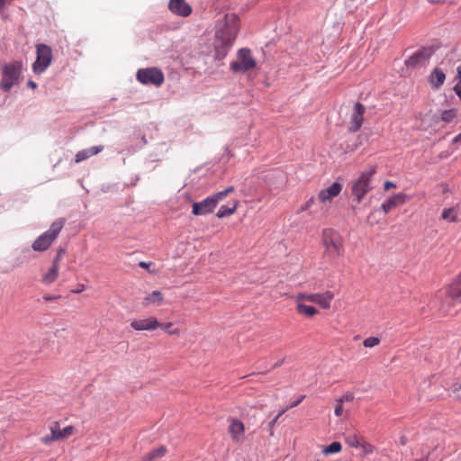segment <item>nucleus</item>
<instances>
[{"label":"nucleus","instance_id":"f257e3e1","mask_svg":"<svg viewBox=\"0 0 461 461\" xmlns=\"http://www.w3.org/2000/svg\"><path fill=\"white\" fill-rule=\"evenodd\" d=\"M321 244L323 248L322 258L333 263L345 253L344 240L339 232L331 228H326L321 231Z\"/></svg>","mask_w":461,"mask_h":461},{"label":"nucleus","instance_id":"f03ea898","mask_svg":"<svg viewBox=\"0 0 461 461\" xmlns=\"http://www.w3.org/2000/svg\"><path fill=\"white\" fill-rule=\"evenodd\" d=\"M216 36L224 46H230L237 38L240 31V19L235 14H226L217 22Z\"/></svg>","mask_w":461,"mask_h":461},{"label":"nucleus","instance_id":"7ed1b4c3","mask_svg":"<svg viewBox=\"0 0 461 461\" xmlns=\"http://www.w3.org/2000/svg\"><path fill=\"white\" fill-rule=\"evenodd\" d=\"M376 169L377 167L375 165L368 167L352 183L351 194L357 203H361L366 194L372 190V179L376 174Z\"/></svg>","mask_w":461,"mask_h":461},{"label":"nucleus","instance_id":"20e7f679","mask_svg":"<svg viewBox=\"0 0 461 461\" xmlns=\"http://www.w3.org/2000/svg\"><path fill=\"white\" fill-rule=\"evenodd\" d=\"M23 70V63L15 60L1 67L0 89L8 92L19 84V78Z\"/></svg>","mask_w":461,"mask_h":461},{"label":"nucleus","instance_id":"39448f33","mask_svg":"<svg viewBox=\"0 0 461 461\" xmlns=\"http://www.w3.org/2000/svg\"><path fill=\"white\" fill-rule=\"evenodd\" d=\"M234 192V187L232 185L228 186L223 191L215 193L208 197H206L204 200H203L200 203H193V214L194 215H203L207 214L216 208L219 202L223 200L226 196H228L230 194Z\"/></svg>","mask_w":461,"mask_h":461},{"label":"nucleus","instance_id":"423d86ee","mask_svg":"<svg viewBox=\"0 0 461 461\" xmlns=\"http://www.w3.org/2000/svg\"><path fill=\"white\" fill-rule=\"evenodd\" d=\"M65 225V220L63 218L57 219L52 222L50 229L40 235L32 243V249L35 251H45L47 250L53 241L58 238L61 230Z\"/></svg>","mask_w":461,"mask_h":461},{"label":"nucleus","instance_id":"0eeeda50","mask_svg":"<svg viewBox=\"0 0 461 461\" xmlns=\"http://www.w3.org/2000/svg\"><path fill=\"white\" fill-rule=\"evenodd\" d=\"M49 429L50 434L41 438V442L46 446L55 441L65 440L76 433V428L72 425L61 429L59 421L51 422Z\"/></svg>","mask_w":461,"mask_h":461},{"label":"nucleus","instance_id":"6e6552de","mask_svg":"<svg viewBox=\"0 0 461 461\" xmlns=\"http://www.w3.org/2000/svg\"><path fill=\"white\" fill-rule=\"evenodd\" d=\"M256 65L251 50L244 48L238 51L236 60L230 63V69L233 72H246L256 68Z\"/></svg>","mask_w":461,"mask_h":461},{"label":"nucleus","instance_id":"1a4fd4ad","mask_svg":"<svg viewBox=\"0 0 461 461\" xmlns=\"http://www.w3.org/2000/svg\"><path fill=\"white\" fill-rule=\"evenodd\" d=\"M37 58L33 63V71L37 74L42 73L50 65L52 60L51 48L46 44L36 46Z\"/></svg>","mask_w":461,"mask_h":461},{"label":"nucleus","instance_id":"9d476101","mask_svg":"<svg viewBox=\"0 0 461 461\" xmlns=\"http://www.w3.org/2000/svg\"><path fill=\"white\" fill-rule=\"evenodd\" d=\"M137 79L143 85H154L159 86L164 82V75L159 68H140L137 72Z\"/></svg>","mask_w":461,"mask_h":461},{"label":"nucleus","instance_id":"9b49d317","mask_svg":"<svg viewBox=\"0 0 461 461\" xmlns=\"http://www.w3.org/2000/svg\"><path fill=\"white\" fill-rule=\"evenodd\" d=\"M298 298L305 299L306 302L316 303L321 308L327 310L330 308L331 302L334 299V294L330 290L321 294L299 293Z\"/></svg>","mask_w":461,"mask_h":461},{"label":"nucleus","instance_id":"f8f14e48","mask_svg":"<svg viewBox=\"0 0 461 461\" xmlns=\"http://www.w3.org/2000/svg\"><path fill=\"white\" fill-rule=\"evenodd\" d=\"M130 326L136 331H154L158 329L160 322L154 316L143 319H134L131 321Z\"/></svg>","mask_w":461,"mask_h":461},{"label":"nucleus","instance_id":"ddd939ff","mask_svg":"<svg viewBox=\"0 0 461 461\" xmlns=\"http://www.w3.org/2000/svg\"><path fill=\"white\" fill-rule=\"evenodd\" d=\"M366 113V107L360 103H356L352 113L350 114L349 123H348V131L350 132L357 131L364 122V114Z\"/></svg>","mask_w":461,"mask_h":461},{"label":"nucleus","instance_id":"4468645a","mask_svg":"<svg viewBox=\"0 0 461 461\" xmlns=\"http://www.w3.org/2000/svg\"><path fill=\"white\" fill-rule=\"evenodd\" d=\"M228 433L234 443L240 444L245 438V426L238 419H231L228 427Z\"/></svg>","mask_w":461,"mask_h":461},{"label":"nucleus","instance_id":"2eb2a0df","mask_svg":"<svg viewBox=\"0 0 461 461\" xmlns=\"http://www.w3.org/2000/svg\"><path fill=\"white\" fill-rule=\"evenodd\" d=\"M342 190V185L339 182H334L329 187L322 189L318 194V200L322 203H330L337 197Z\"/></svg>","mask_w":461,"mask_h":461},{"label":"nucleus","instance_id":"dca6fc26","mask_svg":"<svg viewBox=\"0 0 461 461\" xmlns=\"http://www.w3.org/2000/svg\"><path fill=\"white\" fill-rule=\"evenodd\" d=\"M410 199V196L403 193H398L389 199H387L384 203H382L381 209L384 212V214H387L392 210L395 209L398 206H401L404 203H406Z\"/></svg>","mask_w":461,"mask_h":461},{"label":"nucleus","instance_id":"f3484780","mask_svg":"<svg viewBox=\"0 0 461 461\" xmlns=\"http://www.w3.org/2000/svg\"><path fill=\"white\" fill-rule=\"evenodd\" d=\"M293 299L295 302V310L298 314L307 318H312L319 313L317 308L304 303V302H306L305 299H299L298 294L293 296Z\"/></svg>","mask_w":461,"mask_h":461},{"label":"nucleus","instance_id":"a211bd4d","mask_svg":"<svg viewBox=\"0 0 461 461\" xmlns=\"http://www.w3.org/2000/svg\"><path fill=\"white\" fill-rule=\"evenodd\" d=\"M168 8L174 14L183 17L189 16L192 13V7L185 0H170Z\"/></svg>","mask_w":461,"mask_h":461},{"label":"nucleus","instance_id":"6ab92c4d","mask_svg":"<svg viewBox=\"0 0 461 461\" xmlns=\"http://www.w3.org/2000/svg\"><path fill=\"white\" fill-rule=\"evenodd\" d=\"M447 294L454 303H461V273L448 285Z\"/></svg>","mask_w":461,"mask_h":461},{"label":"nucleus","instance_id":"aec40b11","mask_svg":"<svg viewBox=\"0 0 461 461\" xmlns=\"http://www.w3.org/2000/svg\"><path fill=\"white\" fill-rule=\"evenodd\" d=\"M445 79L444 71L438 68H435L429 77V82L433 89H438L444 84Z\"/></svg>","mask_w":461,"mask_h":461},{"label":"nucleus","instance_id":"412c9836","mask_svg":"<svg viewBox=\"0 0 461 461\" xmlns=\"http://www.w3.org/2000/svg\"><path fill=\"white\" fill-rule=\"evenodd\" d=\"M104 149L103 146H95L89 149H82L78 151L75 156L76 163H79L88 158L100 153Z\"/></svg>","mask_w":461,"mask_h":461},{"label":"nucleus","instance_id":"4be33fe9","mask_svg":"<svg viewBox=\"0 0 461 461\" xmlns=\"http://www.w3.org/2000/svg\"><path fill=\"white\" fill-rule=\"evenodd\" d=\"M163 299V294L159 291H153L143 298L142 305L143 307H149L153 304L159 305L162 303Z\"/></svg>","mask_w":461,"mask_h":461},{"label":"nucleus","instance_id":"5701e85b","mask_svg":"<svg viewBox=\"0 0 461 461\" xmlns=\"http://www.w3.org/2000/svg\"><path fill=\"white\" fill-rule=\"evenodd\" d=\"M59 267L52 265L50 270L41 277V282L45 285L54 283L59 277Z\"/></svg>","mask_w":461,"mask_h":461},{"label":"nucleus","instance_id":"b1692460","mask_svg":"<svg viewBox=\"0 0 461 461\" xmlns=\"http://www.w3.org/2000/svg\"><path fill=\"white\" fill-rule=\"evenodd\" d=\"M167 449L165 446H160L149 451L142 459V461H155L158 458H161L167 453Z\"/></svg>","mask_w":461,"mask_h":461},{"label":"nucleus","instance_id":"393cba45","mask_svg":"<svg viewBox=\"0 0 461 461\" xmlns=\"http://www.w3.org/2000/svg\"><path fill=\"white\" fill-rule=\"evenodd\" d=\"M238 205H239V201L235 200V201H233L231 207H228L226 205L221 206L217 212V214H216L217 217L224 218V217L230 216L231 214H233L236 212Z\"/></svg>","mask_w":461,"mask_h":461},{"label":"nucleus","instance_id":"a878e982","mask_svg":"<svg viewBox=\"0 0 461 461\" xmlns=\"http://www.w3.org/2000/svg\"><path fill=\"white\" fill-rule=\"evenodd\" d=\"M441 219L447 222H456L458 221V210L455 207L445 209L442 212Z\"/></svg>","mask_w":461,"mask_h":461},{"label":"nucleus","instance_id":"bb28decb","mask_svg":"<svg viewBox=\"0 0 461 461\" xmlns=\"http://www.w3.org/2000/svg\"><path fill=\"white\" fill-rule=\"evenodd\" d=\"M346 443L351 447H359L363 438L357 434H348L346 438Z\"/></svg>","mask_w":461,"mask_h":461},{"label":"nucleus","instance_id":"cd10ccee","mask_svg":"<svg viewBox=\"0 0 461 461\" xmlns=\"http://www.w3.org/2000/svg\"><path fill=\"white\" fill-rule=\"evenodd\" d=\"M341 444L339 442H332L331 444H330L329 446H327L326 447H324V449L322 450L323 454L325 455H329V454H335V453H339L341 451Z\"/></svg>","mask_w":461,"mask_h":461},{"label":"nucleus","instance_id":"c85d7f7f","mask_svg":"<svg viewBox=\"0 0 461 461\" xmlns=\"http://www.w3.org/2000/svg\"><path fill=\"white\" fill-rule=\"evenodd\" d=\"M456 110L449 109L441 113V120L445 122H451L456 117Z\"/></svg>","mask_w":461,"mask_h":461},{"label":"nucleus","instance_id":"c756f323","mask_svg":"<svg viewBox=\"0 0 461 461\" xmlns=\"http://www.w3.org/2000/svg\"><path fill=\"white\" fill-rule=\"evenodd\" d=\"M172 326H173V323L170 322V321L165 322V323H161L160 322V326H158V328L163 330H165L169 335H176V336H178L180 334L179 329H171Z\"/></svg>","mask_w":461,"mask_h":461},{"label":"nucleus","instance_id":"7c9ffc66","mask_svg":"<svg viewBox=\"0 0 461 461\" xmlns=\"http://www.w3.org/2000/svg\"><path fill=\"white\" fill-rule=\"evenodd\" d=\"M380 344V339L377 337H369L363 341L366 348H374Z\"/></svg>","mask_w":461,"mask_h":461},{"label":"nucleus","instance_id":"2f4dec72","mask_svg":"<svg viewBox=\"0 0 461 461\" xmlns=\"http://www.w3.org/2000/svg\"><path fill=\"white\" fill-rule=\"evenodd\" d=\"M360 447L365 455H370L375 452V447L368 442L362 440Z\"/></svg>","mask_w":461,"mask_h":461},{"label":"nucleus","instance_id":"473e14b6","mask_svg":"<svg viewBox=\"0 0 461 461\" xmlns=\"http://www.w3.org/2000/svg\"><path fill=\"white\" fill-rule=\"evenodd\" d=\"M315 203V198L312 196L309 198L299 209L298 212H303L310 210L312 205Z\"/></svg>","mask_w":461,"mask_h":461},{"label":"nucleus","instance_id":"72a5a7b5","mask_svg":"<svg viewBox=\"0 0 461 461\" xmlns=\"http://www.w3.org/2000/svg\"><path fill=\"white\" fill-rule=\"evenodd\" d=\"M334 413L337 417H341L344 413L343 403L336 400V405L334 408Z\"/></svg>","mask_w":461,"mask_h":461},{"label":"nucleus","instance_id":"f704fd0d","mask_svg":"<svg viewBox=\"0 0 461 461\" xmlns=\"http://www.w3.org/2000/svg\"><path fill=\"white\" fill-rule=\"evenodd\" d=\"M451 391L456 398L461 399V383L453 384Z\"/></svg>","mask_w":461,"mask_h":461},{"label":"nucleus","instance_id":"c9c22d12","mask_svg":"<svg viewBox=\"0 0 461 461\" xmlns=\"http://www.w3.org/2000/svg\"><path fill=\"white\" fill-rule=\"evenodd\" d=\"M338 401H339V402H352L354 400V395L351 393H347L345 394H343L340 398L337 399Z\"/></svg>","mask_w":461,"mask_h":461},{"label":"nucleus","instance_id":"e433bc0d","mask_svg":"<svg viewBox=\"0 0 461 461\" xmlns=\"http://www.w3.org/2000/svg\"><path fill=\"white\" fill-rule=\"evenodd\" d=\"M421 57V54H414L412 55L407 61H406V64L409 65V66H415L418 61H419V59Z\"/></svg>","mask_w":461,"mask_h":461},{"label":"nucleus","instance_id":"4c0bfd02","mask_svg":"<svg viewBox=\"0 0 461 461\" xmlns=\"http://www.w3.org/2000/svg\"><path fill=\"white\" fill-rule=\"evenodd\" d=\"M64 253H65V249H59L58 254L52 262V265L59 267V261Z\"/></svg>","mask_w":461,"mask_h":461},{"label":"nucleus","instance_id":"58836bf2","mask_svg":"<svg viewBox=\"0 0 461 461\" xmlns=\"http://www.w3.org/2000/svg\"><path fill=\"white\" fill-rule=\"evenodd\" d=\"M287 411V409H284L282 410L276 417L275 419L270 421L269 423V427L270 428H273L275 426V424L277 422L278 419Z\"/></svg>","mask_w":461,"mask_h":461},{"label":"nucleus","instance_id":"ea45409f","mask_svg":"<svg viewBox=\"0 0 461 461\" xmlns=\"http://www.w3.org/2000/svg\"><path fill=\"white\" fill-rule=\"evenodd\" d=\"M43 300L45 302H50V301H55L59 298H60V295H50V294H45L43 297Z\"/></svg>","mask_w":461,"mask_h":461},{"label":"nucleus","instance_id":"a19ab883","mask_svg":"<svg viewBox=\"0 0 461 461\" xmlns=\"http://www.w3.org/2000/svg\"><path fill=\"white\" fill-rule=\"evenodd\" d=\"M396 185L393 183L392 181H385L384 184V188L385 191H388L391 188H395Z\"/></svg>","mask_w":461,"mask_h":461},{"label":"nucleus","instance_id":"79ce46f5","mask_svg":"<svg viewBox=\"0 0 461 461\" xmlns=\"http://www.w3.org/2000/svg\"><path fill=\"white\" fill-rule=\"evenodd\" d=\"M456 78L461 82V61L456 68Z\"/></svg>","mask_w":461,"mask_h":461},{"label":"nucleus","instance_id":"37998d69","mask_svg":"<svg viewBox=\"0 0 461 461\" xmlns=\"http://www.w3.org/2000/svg\"><path fill=\"white\" fill-rule=\"evenodd\" d=\"M85 285H78L77 288L76 290H73V293L75 294H79L81 292H83L85 290Z\"/></svg>","mask_w":461,"mask_h":461},{"label":"nucleus","instance_id":"c03bdc74","mask_svg":"<svg viewBox=\"0 0 461 461\" xmlns=\"http://www.w3.org/2000/svg\"><path fill=\"white\" fill-rule=\"evenodd\" d=\"M151 263H148V262H144V261H140L139 263V266L141 267V268H145V269H148Z\"/></svg>","mask_w":461,"mask_h":461},{"label":"nucleus","instance_id":"a18cd8bd","mask_svg":"<svg viewBox=\"0 0 461 461\" xmlns=\"http://www.w3.org/2000/svg\"><path fill=\"white\" fill-rule=\"evenodd\" d=\"M452 142L453 143L461 142V132L453 139Z\"/></svg>","mask_w":461,"mask_h":461},{"label":"nucleus","instance_id":"49530a36","mask_svg":"<svg viewBox=\"0 0 461 461\" xmlns=\"http://www.w3.org/2000/svg\"><path fill=\"white\" fill-rule=\"evenodd\" d=\"M428 2H429L430 4H443L444 1L443 0H427Z\"/></svg>","mask_w":461,"mask_h":461},{"label":"nucleus","instance_id":"de8ad7c7","mask_svg":"<svg viewBox=\"0 0 461 461\" xmlns=\"http://www.w3.org/2000/svg\"><path fill=\"white\" fill-rule=\"evenodd\" d=\"M303 397H304V396H303L301 399H299L298 401H296V402H294V403H292L290 407H291V408H293V407L297 406V405L302 402V400L303 399Z\"/></svg>","mask_w":461,"mask_h":461},{"label":"nucleus","instance_id":"09e8293b","mask_svg":"<svg viewBox=\"0 0 461 461\" xmlns=\"http://www.w3.org/2000/svg\"><path fill=\"white\" fill-rule=\"evenodd\" d=\"M8 0H0V10L3 9Z\"/></svg>","mask_w":461,"mask_h":461},{"label":"nucleus","instance_id":"8fccbe9b","mask_svg":"<svg viewBox=\"0 0 461 461\" xmlns=\"http://www.w3.org/2000/svg\"><path fill=\"white\" fill-rule=\"evenodd\" d=\"M455 91H456V95H458V97L461 99V89H457V87L456 86Z\"/></svg>","mask_w":461,"mask_h":461},{"label":"nucleus","instance_id":"3c124183","mask_svg":"<svg viewBox=\"0 0 461 461\" xmlns=\"http://www.w3.org/2000/svg\"><path fill=\"white\" fill-rule=\"evenodd\" d=\"M28 85L33 88L36 87V84L32 81H29Z\"/></svg>","mask_w":461,"mask_h":461},{"label":"nucleus","instance_id":"603ef678","mask_svg":"<svg viewBox=\"0 0 461 461\" xmlns=\"http://www.w3.org/2000/svg\"><path fill=\"white\" fill-rule=\"evenodd\" d=\"M416 461H428V459L426 457H424V458H420V459L416 460Z\"/></svg>","mask_w":461,"mask_h":461}]
</instances>
